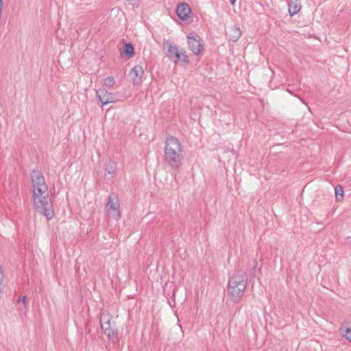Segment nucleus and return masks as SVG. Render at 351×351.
Listing matches in <instances>:
<instances>
[{"instance_id": "6e6552de", "label": "nucleus", "mask_w": 351, "mask_h": 351, "mask_svg": "<svg viewBox=\"0 0 351 351\" xmlns=\"http://www.w3.org/2000/svg\"><path fill=\"white\" fill-rule=\"evenodd\" d=\"M242 32L240 28L237 26H232L226 30V35L228 39L232 42H237L241 36Z\"/></svg>"}, {"instance_id": "9b49d317", "label": "nucleus", "mask_w": 351, "mask_h": 351, "mask_svg": "<svg viewBox=\"0 0 351 351\" xmlns=\"http://www.w3.org/2000/svg\"><path fill=\"white\" fill-rule=\"evenodd\" d=\"M143 74L144 70L141 65H136L134 66L130 73V75L133 80L134 84H136L141 83Z\"/></svg>"}, {"instance_id": "6ab92c4d", "label": "nucleus", "mask_w": 351, "mask_h": 351, "mask_svg": "<svg viewBox=\"0 0 351 351\" xmlns=\"http://www.w3.org/2000/svg\"><path fill=\"white\" fill-rule=\"evenodd\" d=\"M180 53L181 54V59H180L179 60H181L182 62L185 64H188L189 60L188 56L186 54V51L184 50L183 52L180 51Z\"/></svg>"}, {"instance_id": "a211bd4d", "label": "nucleus", "mask_w": 351, "mask_h": 351, "mask_svg": "<svg viewBox=\"0 0 351 351\" xmlns=\"http://www.w3.org/2000/svg\"><path fill=\"white\" fill-rule=\"evenodd\" d=\"M335 196L337 201L342 200L343 197V190L341 186H337L335 189Z\"/></svg>"}, {"instance_id": "dca6fc26", "label": "nucleus", "mask_w": 351, "mask_h": 351, "mask_svg": "<svg viewBox=\"0 0 351 351\" xmlns=\"http://www.w3.org/2000/svg\"><path fill=\"white\" fill-rule=\"evenodd\" d=\"M341 332L342 336L351 343V325L344 328H341Z\"/></svg>"}, {"instance_id": "f257e3e1", "label": "nucleus", "mask_w": 351, "mask_h": 351, "mask_svg": "<svg viewBox=\"0 0 351 351\" xmlns=\"http://www.w3.org/2000/svg\"><path fill=\"white\" fill-rule=\"evenodd\" d=\"M30 178L34 209L45 216L47 220H50L53 217L54 212L49 196L48 186L45 179L39 170H33L30 173Z\"/></svg>"}, {"instance_id": "2eb2a0df", "label": "nucleus", "mask_w": 351, "mask_h": 351, "mask_svg": "<svg viewBox=\"0 0 351 351\" xmlns=\"http://www.w3.org/2000/svg\"><path fill=\"white\" fill-rule=\"evenodd\" d=\"M123 52L129 58L134 56V47L131 43L125 44L123 47Z\"/></svg>"}, {"instance_id": "20e7f679", "label": "nucleus", "mask_w": 351, "mask_h": 351, "mask_svg": "<svg viewBox=\"0 0 351 351\" xmlns=\"http://www.w3.org/2000/svg\"><path fill=\"white\" fill-rule=\"evenodd\" d=\"M100 325L104 332L109 340L114 341L118 338L117 330L114 328V322L112 323L111 317L108 314L101 313L100 316Z\"/></svg>"}, {"instance_id": "4468645a", "label": "nucleus", "mask_w": 351, "mask_h": 351, "mask_svg": "<svg viewBox=\"0 0 351 351\" xmlns=\"http://www.w3.org/2000/svg\"><path fill=\"white\" fill-rule=\"evenodd\" d=\"M117 169V163L112 160H109L105 166V170L108 172L109 174H112L116 171Z\"/></svg>"}, {"instance_id": "0eeeda50", "label": "nucleus", "mask_w": 351, "mask_h": 351, "mask_svg": "<svg viewBox=\"0 0 351 351\" xmlns=\"http://www.w3.org/2000/svg\"><path fill=\"white\" fill-rule=\"evenodd\" d=\"M96 97L98 101L101 103V107L108 104L116 103L118 101L114 94L107 91L105 88H99L97 90Z\"/></svg>"}, {"instance_id": "1a4fd4ad", "label": "nucleus", "mask_w": 351, "mask_h": 351, "mask_svg": "<svg viewBox=\"0 0 351 351\" xmlns=\"http://www.w3.org/2000/svg\"><path fill=\"white\" fill-rule=\"evenodd\" d=\"M191 12V9L186 3H181L177 5V15L181 20L187 19Z\"/></svg>"}, {"instance_id": "423d86ee", "label": "nucleus", "mask_w": 351, "mask_h": 351, "mask_svg": "<svg viewBox=\"0 0 351 351\" xmlns=\"http://www.w3.org/2000/svg\"><path fill=\"white\" fill-rule=\"evenodd\" d=\"M188 45L190 50L195 54L199 55L204 49L202 40L199 36L194 32L187 36Z\"/></svg>"}, {"instance_id": "9d476101", "label": "nucleus", "mask_w": 351, "mask_h": 351, "mask_svg": "<svg viewBox=\"0 0 351 351\" xmlns=\"http://www.w3.org/2000/svg\"><path fill=\"white\" fill-rule=\"evenodd\" d=\"M167 56L176 64L181 59V54L175 44L168 43Z\"/></svg>"}, {"instance_id": "4be33fe9", "label": "nucleus", "mask_w": 351, "mask_h": 351, "mask_svg": "<svg viewBox=\"0 0 351 351\" xmlns=\"http://www.w3.org/2000/svg\"><path fill=\"white\" fill-rule=\"evenodd\" d=\"M0 7H2V0H0Z\"/></svg>"}, {"instance_id": "aec40b11", "label": "nucleus", "mask_w": 351, "mask_h": 351, "mask_svg": "<svg viewBox=\"0 0 351 351\" xmlns=\"http://www.w3.org/2000/svg\"><path fill=\"white\" fill-rule=\"evenodd\" d=\"M236 0H230V2L232 5H234L235 3Z\"/></svg>"}, {"instance_id": "ddd939ff", "label": "nucleus", "mask_w": 351, "mask_h": 351, "mask_svg": "<svg viewBox=\"0 0 351 351\" xmlns=\"http://www.w3.org/2000/svg\"><path fill=\"white\" fill-rule=\"evenodd\" d=\"M17 302L18 303L21 302L23 305V306L19 307V310L24 312L26 314L27 312L28 311L29 298H27V296L23 295V297L19 298Z\"/></svg>"}, {"instance_id": "f8f14e48", "label": "nucleus", "mask_w": 351, "mask_h": 351, "mask_svg": "<svg viewBox=\"0 0 351 351\" xmlns=\"http://www.w3.org/2000/svg\"><path fill=\"white\" fill-rule=\"evenodd\" d=\"M301 4L298 0L291 1L289 3V14L293 16L301 10Z\"/></svg>"}, {"instance_id": "f3484780", "label": "nucleus", "mask_w": 351, "mask_h": 351, "mask_svg": "<svg viewBox=\"0 0 351 351\" xmlns=\"http://www.w3.org/2000/svg\"><path fill=\"white\" fill-rule=\"evenodd\" d=\"M101 84L104 86L111 88L114 85L115 81L113 77L108 76L103 80Z\"/></svg>"}, {"instance_id": "f03ea898", "label": "nucleus", "mask_w": 351, "mask_h": 351, "mask_svg": "<svg viewBox=\"0 0 351 351\" xmlns=\"http://www.w3.org/2000/svg\"><path fill=\"white\" fill-rule=\"evenodd\" d=\"M164 160L172 169L181 166L184 156L180 141L175 136H169L165 141Z\"/></svg>"}, {"instance_id": "412c9836", "label": "nucleus", "mask_w": 351, "mask_h": 351, "mask_svg": "<svg viewBox=\"0 0 351 351\" xmlns=\"http://www.w3.org/2000/svg\"><path fill=\"white\" fill-rule=\"evenodd\" d=\"M2 13V7H0V14Z\"/></svg>"}, {"instance_id": "7ed1b4c3", "label": "nucleus", "mask_w": 351, "mask_h": 351, "mask_svg": "<svg viewBox=\"0 0 351 351\" xmlns=\"http://www.w3.org/2000/svg\"><path fill=\"white\" fill-rule=\"evenodd\" d=\"M247 276L244 271H236L230 277L228 284V293L231 300L238 303L242 299L247 283Z\"/></svg>"}, {"instance_id": "39448f33", "label": "nucleus", "mask_w": 351, "mask_h": 351, "mask_svg": "<svg viewBox=\"0 0 351 351\" xmlns=\"http://www.w3.org/2000/svg\"><path fill=\"white\" fill-rule=\"evenodd\" d=\"M106 212L108 216L117 221L120 217L119 201L117 197L109 196L106 206Z\"/></svg>"}]
</instances>
